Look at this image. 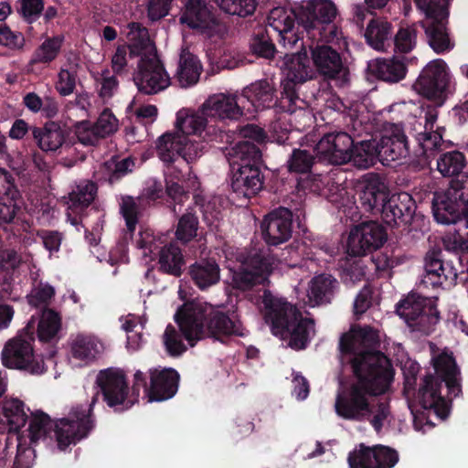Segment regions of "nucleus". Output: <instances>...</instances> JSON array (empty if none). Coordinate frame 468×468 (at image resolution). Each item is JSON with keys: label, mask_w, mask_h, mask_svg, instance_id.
Here are the masks:
<instances>
[{"label": "nucleus", "mask_w": 468, "mask_h": 468, "mask_svg": "<svg viewBox=\"0 0 468 468\" xmlns=\"http://www.w3.org/2000/svg\"><path fill=\"white\" fill-rule=\"evenodd\" d=\"M142 56L138 61V70L133 76V81L141 93L156 94L170 85V77L164 64L159 59L154 47Z\"/></svg>", "instance_id": "16"}, {"label": "nucleus", "mask_w": 468, "mask_h": 468, "mask_svg": "<svg viewBox=\"0 0 468 468\" xmlns=\"http://www.w3.org/2000/svg\"><path fill=\"white\" fill-rule=\"evenodd\" d=\"M262 299L265 307V321L271 333L282 338H289V346L296 350L304 349L309 341V333L314 320L303 318L302 313L285 300L274 297L270 290H263Z\"/></svg>", "instance_id": "6"}, {"label": "nucleus", "mask_w": 468, "mask_h": 468, "mask_svg": "<svg viewBox=\"0 0 468 468\" xmlns=\"http://www.w3.org/2000/svg\"><path fill=\"white\" fill-rule=\"evenodd\" d=\"M58 420L54 421L48 414L42 410L31 412V419L27 429L30 445L37 444L40 440L51 438L55 435Z\"/></svg>", "instance_id": "41"}, {"label": "nucleus", "mask_w": 468, "mask_h": 468, "mask_svg": "<svg viewBox=\"0 0 468 468\" xmlns=\"http://www.w3.org/2000/svg\"><path fill=\"white\" fill-rule=\"evenodd\" d=\"M413 89L437 106H442L452 92L451 74L441 58L430 61L420 71Z\"/></svg>", "instance_id": "15"}, {"label": "nucleus", "mask_w": 468, "mask_h": 468, "mask_svg": "<svg viewBox=\"0 0 468 468\" xmlns=\"http://www.w3.org/2000/svg\"><path fill=\"white\" fill-rule=\"evenodd\" d=\"M417 205L407 192L388 195L379 213L382 220L390 227L408 225L415 215Z\"/></svg>", "instance_id": "23"}, {"label": "nucleus", "mask_w": 468, "mask_h": 468, "mask_svg": "<svg viewBox=\"0 0 468 468\" xmlns=\"http://www.w3.org/2000/svg\"><path fill=\"white\" fill-rule=\"evenodd\" d=\"M226 157L229 163L230 171H240L256 167L266 169L260 147L249 141H240L234 146L226 148Z\"/></svg>", "instance_id": "28"}, {"label": "nucleus", "mask_w": 468, "mask_h": 468, "mask_svg": "<svg viewBox=\"0 0 468 468\" xmlns=\"http://www.w3.org/2000/svg\"><path fill=\"white\" fill-rule=\"evenodd\" d=\"M31 133L37 146L47 154L71 144V129L61 122L49 120L41 127L33 126Z\"/></svg>", "instance_id": "22"}, {"label": "nucleus", "mask_w": 468, "mask_h": 468, "mask_svg": "<svg viewBox=\"0 0 468 468\" xmlns=\"http://www.w3.org/2000/svg\"><path fill=\"white\" fill-rule=\"evenodd\" d=\"M182 331L178 332L172 324H168L163 335V342L167 354L170 356H179L186 351V346L182 340Z\"/></svg>", "instance_id": "57"}, {"label": "nucleus", "mask_w": 468, "mask_h": 468, "mask_svg": "<svg viewBox=\"0 0 468 468\" xmlns=\"http://www.w3.org/2000/svg\"><path fill=\"white\" fill-rule=\"evenodd\" d=\"M288 257L282 255L280 261H287ZM239 265L233 270L231 285L233 289L243 292H262L269 283V275L272 272L279 260L271 254L269 248L263 245L245 248L237 254Z\"/></svg>", "instance_id": "7"}, {"label": "nucleus", "mask_w": 468, "mask_h": 468, "mask_svg": "<svg viewBox=\"0 0 468 468\" xmlns=\"http://www.w3.org/2000/svg\"><path fill=\"white\" fill-rule=\"evenodd\" d=\"M431 365L435 375L427 374L422 378L418 390H416V386L418 374L420 369L419 363L410 360L402 367L404 376L403 394L408 399L415 397L420 406V410L415 411L412 406L410 405V410L414 415V425L416 428L419 422L434 426V423L430 420L431 413L435 414L441 420L448 417L447 402L441 393L443 383L448 389L449 396L456 398L462 393L461 372L452 352L444 349L433 355Z\"/></svg>", "instance_id": "2"}, {"label": "nucleus", "mask_w": 468, "mask_h": 468, "mask_svg": "<svg viewBox=\"0 0 468 468\" xmlns=\"http://www.w3.org/2000/svg\"><path fill=\"white\" fill-rule=\"evenodd\" d=\"M356 195L357 207L377 216L388 197L389 191L378 176H373L365 182Z\"/></svg>", "instance_id": "29"}, {"label": "nucleus", "mask_w": 468, "mask_h": 468, "mask_svg": "<svg viewBox=\"0 0 468 468\" xmlns=\"http://www.w3.org/2000/svg\"><path fill=\"white\" fill-rule=\"evenodd\" d=\"M0 433L18 432L27 421L25 403L18 399L5 398L1 407Z\"/></svg>", "instance_id": "36"}, {"label": "nucleus", "mask_w": 468, "mask_h": 468, "mask_svg": "<svg viewBox=\"0 0 468 468\" xmlns=\"http://www.w3.org/2000/svg\"><path fill=\"white\" fill-rule=\"evenodd\" d=\"M20 197L14 176L0 168V225L13 222L20 209L17 204Z\"/></svg>", "instance_id": "30"}, {"label": "nucleus", "mask_w": 468, "mask_h": 468, "mask_svg": "<svg viewBox=\"0 0 468 468\" xmlns=\"http://www.w3.org/2000/svg\"><path fill=\"white\" fill-rule=\"evenodd\" d=\"M378 344V331L369 325L340 337L342 360L351 365L356 378L335 399V412L344 420H361L368 416L372 411L369 398L386 393L394 380L391 360L383 352L369 349Z\"/></svg>", "instance_id": "1"}, {"label": "nucleus", "mask_w": 468, "mask_h": 468, "mask_svg": "<svg viewBox=\"0 0 468 468\" xmlns=\"http://www.w3.org/2000/svg\"><path fill=\"white\" fill-rule=\"evenodd\" d=\"M100 346L95 338L80 335L71 344V355L76 359L90 363L100 353Z\"/></svg>", "instance_id": "50"}, {"label": "nucleus", "mask_w": 468, "mask_h": 468, "mask_svg": "<svg viewBox=\"0 0 468 468\" xmlns=\"http://www.w3.org/2000/svg\"><path fill=\"white\" fill-rule=\"evenodd\" d=\"M280 97L274 86L268 80H261L246 86L241 92L240 100L244 101L248 112L252 108L256 112L275 109L276 112L293 113L300 106L282 83Z\"/></svg>", "instance_id": "14"}, {"label": "nucleus", "mask_w": 468, "mask_h": 468, "mask_svg": "<svg viewBox=\"0 0 468 468\" xmlns=\"http://www.w3.org/2000/svg\"><path fill=\"white\" fill-rule=\"evenodd\" d=\"M372 446L359 443L348 453L347 463L349 468H375Z\"/></svg>", "instance_id": "55"}, {"label": "nucleus", "mask_w": 468, "mask_h": 468, "mask_svg": "<svg viewBox=\"0 0 468 468\" xmlns=\"http://www.w3.org/2000/svg\"><path fill=\"white\" fill-rule=\"evenodd\" d=\"M366 276V266L361 260L346 262L342 269L341 279L346 285H355Z\"/></svg>", "instance_id": "61"}, {"label": "nucleus", "mask_w": 468, "mask_h": 468, "mask_svg": "<svg viewBox=\"0 0 468 468\" xmlns=\"http://www.w3.org/2000/svg\"><path fill=\"white\" fill-rule=\"evenodd\" d=\"M165 181V196L169 197L176 204H182L189 198V188H193V185L172 181Z\"/></svg>", "instance_id": "62"}, {"label": "nucleus", "mask_w": 468, "mask_h": 468, "mask_svg": "<svg viewBox=\"0 0 468 468\" xmlns=\"http://www.w3.org/2000/svg\"><path fill=\"white\" fill-rule=\"evenodd\" d=\"M250 48L253 55L266 59L273 58L276 47L265 27H257L251 36Z\"/></svg>", "instance_id": "47"}, {"label": "nucleus", "mask_w": 468, "mask_h": 468, "mask_svg": "<svg viewBox=\"0 0 468 468\" xmlns=\"http://www.w3.org/2000/svg\"><path fill=\"white\" fill-rule=\"evenodd\" d=\"M200 147L187 136L165 133L156 143V152L163 163H176L179 159L189 165L200 156Z\"/></svg>", "instance_id": "19"}, {"label": "nucleus", "mask_w": 468, "mask_h": 468, "mask_svg": "<svg viewBox=\"0 0 468 468\" xmlns=\"http://www.w3.org/2000/svg\"><path fill=\"white\" fill-rule=\"evenodd\" d=\"M201 303L188 302L176 313L175 321L184 334V337L193 346L201 339L207 330L208 336L221 343L229 336H245L244 328L235 312L212 311L207 314Z\"/></svg>", "instance_id": "4"}, {"label": "nucleus", "mask_w": 468, "mask_h": 468, "mask_svg": "<svg viewBox=\"0 0 468 468\" xmlns=\"http://www.w3.org/2000/svg\"><path fill=\"white\" fill-rule=\"evenodd\" d=\"M180 23L212 42L223 40L229 27L220 14L206 0H183Z\"/></svg>", "instance_id": "10"}, {"label": "nucleus", "mask_w": 468, "mask_h": 468, "mask_svg": "<svg viewBox=\"0 0 468 468\" xmlns=\"http://www.w3.org/2000/svg\"><path fill=\"white\" fill-rule=\"evenodd\" d=\"M17 3L20 5L17 12L28 25L37 21L45 8L44 0H17Z\"/></svg>", "instance_id": "59"}, {"label": "nucleus", "mask_w": 468, "mask_h": 468, "mask_svg": "<svg viewBox=\"0 0 468 468\" xmlns=\"http://www.w3.org/2000/svg\"><path fill=\"white\" fill-rule=\"evenodd\" d=\"M292 212L285 207H279L269 212L261 224L262 239L267 248L287 242L292 235Z\"/></svg>", "instance_id": "21"}, {"label": "nucleus", "mask_w": 468, "mask_h": 468, "mask_svg": "<svg viewBox=\"0 0 468 468\" xmlns=\"http://www.w3.org/2000/svg\"><path fill=\"white\" fill-rule=\"evenodd\" d=\"M337 8L331 0H314L307 7L305 17L301 19L308 39L338 42L343 37L341 29L335 24Z\"/></svg>", "instance_id": "13"}, {"label": "nucleus", "mask_w": 468, "mask_h": 468, "mask_svg": "<svg viewBox=\"0 0 468 468\" xmlns=\"http://www.w3.org/2000/svg\"><path fill=\"white\" fill-rule=\"evenodd\" d=\"M158 255L160 271L176 277L181 276L185 260L178 247L172 244L162 247L158 251Z\"/></svg>", "instance_id": "46"}, {"label": "nucleus", "mask_w": 468, "mask_h": 468, "mask_svg": "<svg viewBox=\"0 0 468 468\" xmlns=\"http://www.w3.org/2000/svg\"><path fill=\"white\" fill-rule=\"evenodd\" d=\"M308 45L311 52V59L317 71L328 79H335L346 70L340 53L332 47L322 44L316 39H310Z\"/></svg>", "instance_id": "25"}, {"label": "nucleus", "mask_w": 468, "mask_h": 468, "mask_svg": "<svg viewBox=\"0 0 468 468\" xmlns=\"http://www.w3.org/2000/svg\"><path fill=\"white\" fill-rule=\"evenodd\" d=\"M188 275L200 290H206L220 280V269L214 259H201L188 267Z\"/></svg>", "instance_id": "38"}, {"label": "nucleus", "mask_w": 468, "mask_h": 468, "mask_svg": "<svg viewBox=\"0 0 468 468\" xmlns=\"http://www.w3.org/2000/svg\"><path fill=\"white\" fill-rule=\"evenodd\" d=\"M62 319L54 309L44 307L37 323V335L42 343L57 344L61 338Z\"/></svg>", "instance_id": "39"}, {"label": "nucleus", "mask_w": 468, "mask_h": 468, "mask_svg": "<svg viewBox=\"0 0 468 468\" xmlns=\"http://www.w3.org/2000/svg\"><path fill=\"white\" fill-rule=\"evenodd\" d=\"M367 43L376 50H386L392 44V26L388 21L372 18L365 31Z\"/></svg>", "instance_id": "40"}, {"label": "nucleus", "mask_w": 468, "mask_h": 468, "mask_svg": "<svg viewBox=\"0 0 468 468\" xmlns=\"http://www.w3.org/2000/svg\"><path fill=\"white\" fill-rule=\"evenodd\" d=\"M202 67L197 58L192 54L181 57L177 70V79L182 87L196 84L199 79Z\"/></svg>", "instance_id": "51"}, {"label": "nucleus", "mask_w": 468, "mask_h": 468, "mask_svg": "<svg viewBox=\"0 0 468 468\" xmlns=\"http://www.w3.org/2000/svg\"><path fill=\"white\" fill-rule=\"evenodd\" d=\"M373 448V463L375 468H393L399 461L398 451L383 444H376Z\"/></svg>", "instance_id": "56"}, {"label": "nucleus", "mask_w": 468, "mask_h": 468, "mask_svg": "<svg viewBox=\"0 0 468 468\" xmlns=\"http://www.w3.org/2000/svg\"><path fill=\"white\" fill-rule=\"evenodd\" d=\"M120 212L125 220L127 231L132 236L138 223V206L133 197L125 196L122 198Z\"/></svg>", "instance_id": "60"}, {"label": "nucleus", "mask_w": 468, "mask_h": 468, "mask_svg": "<svg viewBox=\"0 0 468 468\" xmlns=\"http://www.w3.org/2000/svg\"><path fill=\"white\" fill-rule=\"evenodd\" d=\"M464 209L462 202L445 191L434 193L431 211L436 222L443 225L455 224L464 215Z\"/></svg>", "instance_id": "34"}, {"label": "nucleus", "mask_w": 468, "mask_h": 468, "mask_svg": "<svg viewBox=\"0 0 468 468\" xmlns=\"http://www.w3.org/2000/svg\"><path fill=\"white\" fill-rule=\"evenodd\" d=\"M413 131L415 132L413 136L421 150V154L430 157L440 149L443 142L444 127H437L436 130L422 129L420 132L417 127H414Z\"/></svg>", "instance_id": "48"}, {"label": "nucleus", "mask_w": 468, "mask_h": 468, "mask_svg": "<svg viewBox=\"0 0 468 468\" xmlns=\"http://www.w3.org/2000/svg\"><path fill=\"white\" fill-rule=\"evenodd\" d=\"M445 192L453 197L457 201L462 202L463 206L468 204V173L452 179L449 187Z\"/></svg>", "instance_id": "64"}, {"label": "nucleus", "mask_w": 468, "mask_h": 468, "mask_svg": "<svg viewBox=\"0 0 468 468\" xmlns=\"http://www.w3.org/2000/svg\"><path fill=\"white\" fill-rule=\"evenodd\" d=\"M199 227V218L196 207H188L178 217L175 237L181 244L186 245L196 239Z\"/></svg>", "instance_id": "43"}, {"label": "nucleus", "mask_w": 468, "mask_h": 468, "mask_svg": "<svg viewBox=\"0 0 468 468\" xmlns=\"http://www.w3.org/2000/svg\"><path fill=\"white\" fill-rule=\"evenodd\" d=\"M265 170L250 167L240 171H230V186L238 196L250 198L264 187Z\"/></svg>", "instance_id": "33"}, {"label": "nucleus", "mask_w": 468, "mask_h": 468, "mask_svg": "<svg viewBox=\"0 0 468 468\" xmlns=\"http://www.w3.org/2000/svg\"><path fill=\"white\" fill-rule=\"evenodd\" d=\"M97 396L98 394L90 403L73 406L68 417L58 420L55 438L59 450L63 451L70 444L88 437L95 428L93 407L98 400Z\"/></svg>", "instance_id": "12"}, {"label": "nucleus", "mask_w": 468, "mask_h": 468, "mask_svg": "<svg viewBox=\"0 0 468 468\" xmlns=\"http://www.w3.org/2000/svg\"><path fill=\"white\" fill-rule=\"evenodd\" d=\"M104 168L108 175V181L111 185L117 183L123 176L131 173L135 165L132 157L118 159L112 157L104 163Z\"/></svg>", "instance_id": "52"}, {"label": "nucleus", "mask_w": 468, "mask_h": 468, "mask_svg": "<svg viewBox=\"0 0 468 468\" xmlns=\"http://www.w3.org/2000/svg\"><path fill=\"white\" fill-rule=\"evenodd\" d=\"M63 36L47 37L33 52L28 62L29 66L37 64L49 65L59 55L63 45Z\"/></svg>", "instance_id": "44"}, {"label": "nucleus", "mask_w": 468, "mask_h": 468, "mask_svg": "<svg viewBox=\"0 0 468 468\" xmlns=\"http://www.w3.org/2000/svg\"><path fill=\"white\" fill-rule=\"evenodd\" d=\"M314 150L293 148L286 161V166L290 174H295L300 177L297 180V187L302 190L312 188V169L315 164L316 154Z\"/></svg>", "instance_id": "31"}, {"label": "nucleus", "mask_w": 468, "mask_h": 468, "mask_svg": "<svg viewBox=\"0 0 468 468\" xmlns=\"http://www.w3.org/2000/svg\"><path fill=\"white\" fill-rule=\"evenodd\" d=\"M417 32L416 25L400 27L392 39L395 51L405 54L410 52L416 46Z\"/></svg>", "instance_id": "54"}, {"label": "nucleus", "mask_w": 468, "mask_h": 468, "mask_svg": "<svg viewBox=\"0 0 468 468\" xmlns=\"http://www.w3.org/2000/svg\"><path fill=\"white\" fill-rule=\"evenodd\" d=\"M338 288L339 282L333 275L327 273L315 275L309 282L307 292L309 302L314 306L330 303Z\"/></svg>", "instance_id": "37"}, {"label": "nucleus", "mask_w": 468, "mask_h": 468, "mask_svg": "<svg viewBox=\"0 0 468 468\" xmlns=\"http://www.w3.org/2000/svg\"><path fill=\"white\" fill-rule=\"evenodd\" d=\"M367 70L369 76L388 83H398L404 80L407 65L400 59L376 58L368 61Z\"/></svg>", "instance_id": "35"}, {"label": "nucleus", "mask_w": 468, "mask_h": 468, "mask_svg": "<svg viewBox=\"0 0 468 468\" xmlns=\"http://www.w3.org/2000/svg\"><path fill=\"white\" fill-rule=\"evenodd\" d=\"M96 383L103 401L115 411H123L134 404L132 398H129V385L122 371L112 368L101 370Z\"/></svg>", "instance_id": "17"}, {"label": "nucleus", "mask_w": 468, "mask_h": 468, "mask_svg": "<svg viewBox=\"0 0 468 468\" xmlns=\"http://www.w3.org/2000/svg\"><path fill=\"white\" fill-rule=\"evenodd\" d=\"M350 162L359 169H367L379 162L377 139L354 141Z\"/></svg>", "instance_id": "42"}, {"label": "nucleus", "mask_w": 468, "mask_h": 468, "mask_svg": "<svg viewBox=\"0 0 468 468\" xmlns=\"http://www.w3.org/2000/svg\"><path fill=\"white\" fill-rule=\"evenodd\" d=\"M227 14L246 17L254 13L256 0H213Z\"/></svg>", "instance_id": "53"}, {"label": "nucleus", "mask_w": 468, "mask_h": 468, "mask_svg": "<svg viewBox=\"0 0 468 468\" xmlns=\"http://www.w3.org/2000/svg\"><path fill=\"white\" fill-rule=\"evenodd\" d=\"M240 94L226 95L223 93L210 96L203 105V113L219 120H239L244 115L246 105L240 100Z\"/></svg>", "instance_id": "26"}, {"label": "nucleus", "mask_w": 468, "mask_h": 468, "mask_svg": "<svg viewBox=\"0 0 468 468\" xmlns=\"http://www.w3.org/2000/svg\"><path fill=\"white\" fill-rule=\"evenodd\" d=\"M379 162L389 166L392 162L405 158L410 154L409 143L403 131L395 129L390 134L377 140Z\"/></svg>", "instance_id": "32"}, {"label": "nucleus", "mask_w": 468, "mask_h": 468, "mask_svg": "<svg viewBox=\"0 0 468 468\" xmlns=\"http://www.w3.org/2000/svg\"><path fill=\"white\" fill-rule=\"evenodd\" d=\"M268 24L278 34L279 44L287 48H300L292 53V58L288 61L287 79L282 84L284 90L289 92L300 106V110L307 107V102L301 99L297 91V84H303L314 76V70L310 66V58L303 32L299 31L300 22L296 21V16L292 11L283 7H275L268 16Z\"/></svg>", "instance_id": "3"}, {"label": "nucleus", "mask_w": 468, "mask_h": 468, "mask_svg": "<svg viewBox=\"0 0 468 468\" xmlns=\"http://www.w3.org/2000/svg\"><path fill=\"white\" fill-rule=\"evenodd\" d=\"M443 245L448 252H452V258L447 259L439 247L431 248L424 256L420 288L436 290L444 284L454 285L459 273L464 272L463 261L468 263V237L456 232L444 239Z\"/></svg>", "instance_id": "5"}, {"label": "nucleus", "mask_w": 468, "mask_h": 468, "mask_svg": "<svg viewBox=\"0 0 468 468\" xmlns=\"http://www.w3.org/2000/svg\"><path fill=\"white\" fill-rule=\"evenodd\" d=\"M387 231L377 221H366L355 226L346 241V253L352 257L364 256L379 249L387 240Z\"/></svg>", "instance_id": "18"}, {"label": "nucleus", "mask_w": 468, "mask_h": 468, "mask_svg": "<svg viewBox=\"0 0 468 468\" xmlns=\"http://www.w3.org/2000/svg\"><path fill=\"white\" fill-rule=\"evenodd\" d=\"M207 124V120L204 116L197 114L176 120V127L185 136L193 134L201 138L203 130Z\"/></svg>", "instance_id": "58"}, {"label": "nucleus", "mask_w": 468, "mask_h": 468, "mask_svg": "<svg viewBox=\"0 0 468 468\" xmlns=\"http://www.w3.org/2000/svg\"><path fill=\"white\" fill-rule=\"evenodd\" d=\"M149 375L148 398L150 401L167 400L176 394L180 375L175 368H152L149 370Z\"/></svg>", "instance_id": "27"}, {"label": "nucleus", "mask_w": 468, "mask_h": 468, "mask_svg": "<svg viewBox=\"0 0 468 468\" xmlns=\"http://www.w3.org/2000/svg\"><path fill=\"white\" fill-rule=\"evenodd\" d=\"M355 136L343 131L325 133L316 144L315 151L320 159L332 165H345L352 159Z\"/></svg>", "instance_id": "20"}, {"label": "nucleus", "mask_w": 468, "mask_h": 468, "mask_svg": "<svg viewBox=\"0 0 468 468\" xmlns=\"http://www.w3.org/2000/svg\"><path fill=\"white\" fill-rule=\"evenodd\" d=\"M466 165V158L463 153L453 150L446 152L437 160L438 171L444 177H457L463 175L462 171Z\"/></svg>", "instance_id": "49"}, {"label": "nucleus", "mask_w": 468, "mask_h": 468, "mask_svg": "<svg viewBox=\"0 0 468 468\" xmlns=\"http://www.w3.org/2000/svg\"><path fill=\"white\" fill-rule=\"evenodd\" d=\"M437 301V296H422L412 292L396 304V313L411 331L428 335L441 319Z\"/></svg>", "instance_id": "11"}, {"label": "nucleus", "mask_w": 468, "mask_h": 468, "mask_svg": "<svg viewBox=\"0 0 468 468\" xmlns=\"http://www.w3.org/2000/svg\"><path fill=\"white\" fill-rule=\"evenodd\" d=\"M131 31L134 33L136 30V37L133 38V42L130 45H119L116 48L115 53L112 58V69L116 75H122L127 72V56L130 58L136 57L142 58L148 49L149 47V35L148 30L142 27L139 23L131 24Z\"/></svg>", "instance_id": "24"}, {"label": "nucleus", "mask_w": 468, "mask_h": 468, "mask_svg": "<svg viewBox=\"0 0 468 468\" xmlns=\"http://www.w3.org/2000/svg\"><path fill=\"white\" fill-rule=\"evenodd\" d=\"M78 141L83 145H96L101 137L89 121L78 122L74 125Z\"/></svg>", "instance_id": "63"}, {"label": "nucleus", "mask_w": 468, "mask_h": 468, "mask_svg": "<svg viewBox=\"0 0 468 468\" xmlns=\"http://www.w3.org/2000/svg\"><path fill=\"white\" fill-rule=\"evenodd\" d=\"M97 185L92 181L80 182L69 194V207L74 213H82L95 199Z\"/></svg>", "instance_id": "45"}, {"label": "nucleus", "mask_w": 468, "mask_h": 468, "mask_svg": "<svg viewBox=\"0 0 468 468\" xmlns=\"http://www.w3.org/2000/svg\"><path fill=\"white\" fill-rule=\"evenodd\" d=\"M418 9L425 16L420 22L429 46L437 54L449 52L454 47L448 32L449 0H414Z\"/></svg>", "instance_id": "9"}, {"label": "nucleus", "mask_w": 468, "mask_h": 468, "mask_svg": "<svg viewBox=\"0 0 468 468\" xmlns=\"http://www.w3.org/2000/svg\"><path fill=\"white\" fill-rule=\"evenodd\" d=\"M35 330L36 323L32 318L16 336L5 344L1 359L5 367L31 375H41L47 371L42 356L36 355L34 351Z\"/></svg>", "instance_id": "8"}]
</instances>
